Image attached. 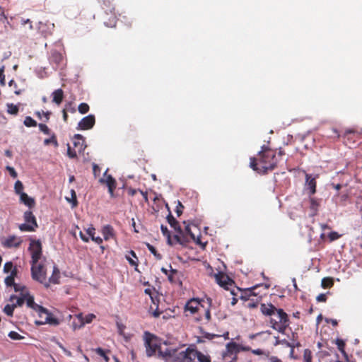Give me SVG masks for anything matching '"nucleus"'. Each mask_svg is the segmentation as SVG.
Here are the masks:
<instances>
[{
    "label": "nucleus",
    "instance_id": "f8f14e48",
    "mask_svg": "<svg viewBox=\"0 0 362 362\" xmlns=\"http://www.w3.org/2000/svg\"><path fill=\"white\" fill-rule=\"evenodd\" d=\"M108 169H107L104 173V177L105 178L102 177L100 179V182L105 183L108 187V192L111 196H113L114 190L116 188V180L112 177V175H107Z\"/></svg>",
    "mask_w": 362,
    "mask_h": 362
},
{
    "label": "nucleus",
    "instance_id": "603ef678",
    "mask_svg": "<svg viewBox=\"0 0 362 362\" xmlns=\"http://www.w3.org/2000/svg\"><path fill=\"white\" fill-rule=\"evenodd\" d=\"M183 208H184V206L182 204V203L180 201H178L176 209H175V212H176L177 216H180L182 214Z\"/></svg>",
    "mask_w": 362,
    "mask_h": 362
},
{
    "label": "nucleus",
    "instance_id": "a19ab883",
    "mask_svg": "<svg viewBox=\"0 0 362 362\" xmlns=\"http://www.w3.org/2000/svg\"><path fill=\"white\" fill-rule=\"evenodd\" d=\"M95 352L98 354L99 356H100L101 357H103L104 358V360L105 361V362H108L110 358L109 357L107 356L106 354V351L105 350H103L102 348L100 347H98L95 349Z\"/></svg>",
    "mask_w": 362,
    "mask_h": 362
},
{
    "label": "nucleus",
    "instance_id": "6ab92c4d",
    "mask_svg": "<svg viewBox=\"0 0 362 362\" xmlns=\"http://www.w3.org/2000/svg\"><path fill=\"white\" fill-rule=\"evenodd\" d=\"M310 209L311 211L310 216H314L317 214L319 206L320 204V200L317 199L315 197L309 196Z\"/></svg>",
    "mask_w": 362,
    "mask_h": 362
},
{
    "label": "nucleus",
    "instance_id": "20e7f679",
    "mask_svg": "<svg viewBox=\"0 0 362 362\" xmlns=\"http://www.w3.org/2000/svg\"><path fill=\"white\" fill-rule=\"evenodd\" d=\"M31 276L35 281L43 284L47 288L49 287L47 272L43 264L35 263L31 264Z\"/></svg>",
    "mask_w": 362,
    "mask_h": 362
},
{
    "label": "nucleus",
    "instance_id": "4468645a",
    "mask_svg": "<svg viewBox=\"0 0 362 362\" xmlns=\"http://www.w3.org/2000/svg\"><path fill=\"white\" fill-rule=\"evenodd\" d=\"M54 27V24L43 23L42 21H40L37 24V30L39 33L45 37L52 35V30H53Z\"/></svg>",
    "mask_w": 362,
    "mask_h": 362
},
{
    "label": "nucleus",
    "instance_id": "09e8293b",
    "mask_svg": "<svg viewBox=\"0 0 362 362\" xmlns=\"http://www.w3.org/2000/svg\"><path fill=\"white\" fill-rule=\"evenodd\" d=\"M6 169L8 171L11 177H12L13 178L17 177L18 174H17L16 171L15 170V169L13 167L7 165L6 167Z\"/></svg>",
    "mask_w": 362,
    "mask_h": 362
},
{
    "label": "nucleus",
    "instance_id": "39448f33",
    "mask_svg": "<svg viewBox=\"0 0 362 362\" xmlns=\"http://www.w3.org/2000/svg\"><path fill=\"white\" fill-rule=\"evenodd\" d=\"M28 250L30 252L31 254L30 264H34L35 263H39V261L40 260L42 256V244L40 241L39 240H30Z\"/></svg>",
    "mask_w": 362,
    "mask_h": 362
},
{
    "label": "nucleus",
    "instance_id": "864d4df0",
    "mask_svg": "<svg viewBox=\"0 0 362 362\" xmlns=\"http://www.w3.org/2000/svg\"><path fill=\"white\" fill-rule=\"evenodd\" d=\"M67 154H68L69 157L71 158H74L77 156L76 151L72 150L69 145H68Z\"/></svg>",
    "mask_w": 362,
    "mask_h": 362
},
{
    "label": "nucleus",
    "instance_id": "e2e57ef3",
    "mask_svg": "<svg viewBox=\"0 0 362 362\" xmlns=\"http://www.w3.org/2000/svg\"><path fill=\"white\" fill-rule=\"evenodd\" d=\"M316 300L318 302H325L327 300L326 295L321 293L317 296Z\"/></svg>",
    "mask_w": 362,
    "mask_h": 362
},
{
    "label": "nucleus",
    "instance_id": "72a5a7b5",
    "mask_svg": "<svg viewBox=\"0 0 362 362\" xmlns=\"http://www.w3.org/2000/svg\"><path fill=\"white\" fill-rule=\"evenodd\" d=\"M14 189L16 194H19L20 197L21 194H24L23 192V183L20 180H17L14 185Z\"/></svg>",
    "mask_w": 362,
    "mask_h": 362
},
{
    "label": "nucleus",
    "instance_id": "7ed1b4c3",
    "mask_svg": "<svg viewBox=\"0 0 362 362\" xmlns=\"http://www.w3.org/2000/svg\"><path fill=\"white\" fill-rule=\"evenodd\" d=\"M276 315L278 321L274 319H271V327L280 333H284L286 327L288 326V315L284 311L283 309H277Z\"/></svg>",
    "mask_w": 362,
    "mask_h": 362
},
{
    "label": "nucleus",
    "instance_id": "052dcab7",
    "mask_svg": "<svg viewBox=\"0 0 362 362\" xmlns=\"http://www.w3.org/2000/svg\"><path fill=\"white\" fill-rule=\"evenodd\" d=\"M126 258L127 259V261L129 262V264H131L132 266H135V267H137L138 265V259H134L133 258H131L129 256H126Z\"/></svg>",
    "mask_w": 362,
    "mask_h": 362
},
{
    "label": "nucleus",
    "instance_id": "412c9836",
    "mask_svg": "<svg viewBox=\"0 0 362 362\" xmlns=\"http://www.w3.org/2000/svg\"><path fill=\"white\" fill-rule=\"evenodd\" d=\"M102 234L105 240L113 238L115 236L114 228L111 225H105L102 228Z\"/></svg>",
    "mask_w": 362,
    "mask_h": 362
},
{
    "label": "nucleus",
    "instance_id": "de8ad7c7",
    "mask_svg": "<svg viewBox=\"0 0 362 362\" xmlns=\"http://www.w3.org/2000/svg\"><path fill=\"white\" fill-rule=\"evenodd\" d=\"M13 265L11 262H7L4 264V272L5 273L11 272V271L14 269L13 268Z\"/></svg>",
    "mask_w": 362,
    "mask_h": 362
},
{
    "label": "nucleus",
    "instance_id": "5fc2aeb1",
    "mask_svg": "<svg viewBox=\"0 0 362 362\" xmlns=\"http://www.w3.org/2000/svg\"><path fill=\"white\" fill-rule=\"evenodd\" d=\"M251 351L252 354H254L255 355H264L266 356H268V354H269L268 352L267 353L265 351L260 349H252Z\"/></svg>",
    "mask_w": 362,
    "mask_h": 362
},
{
    "label": "nucleus",
    "instance_id": "3c124183",
    "mask_svg": "<svg viewBox=\"0 0 362 362\" xmlns=\"http://www.w3.org/2000/svg\"><path fill=\"white\" fill-rule=\"evenodd\" d=\"M160 230L162 231V233L168 238V243H170V233L168 231L167 226L161 225Z\"/></svg>",
    "mask_w": 362,
    "mask_h": 362
},
{
    "label": "nucleus",
    "instance_id": "c03bdc74",
    "mask_svg": "<svg viewBox=\"0 0 362 362\" xmlns=\"http://www.w3.org/2000/svg\"><path fill=\"white\" fill-rule=\"evenodd\" d=\"M78 112L81 114H86L89 110V106L88 104L82 103L78 105Z\"/></svg>",
    "mask_w": 362,
    "mask_h": 362
},
{
    "label": "nucleus",
    "instance_id": "0e129e2a",
    "mask_svg": "<svg viewBox=\"0 0 362 362\" xmlns=\"http://www.w3.org/2000/svg\"><path fill=\"white\" fill-rule=\"evenodd\" d=\"M93 171L95 176H97L100 173V169L98 165H97L96 164H93Z\"/></svg>",
    "mask_w": 362,
    "mask_h": 362
},
{
    "label": "nucleus",
    "instance_id": "4be33fe9",
    "mask_svg": "<svg viewBox=\"0 0 362 362\" xmlns=\"http://www.w3.org/2000/svg\"><path fill=\"white\" fill-rule=\"evenodd\" d=\"M167 208L169 211V213L166 217L168 223L170 224V226L173 228L175 230L178 232H181V228L179 225V223L177 221V220L174 218V216L172 215L169 207L167 206Z\"/></svg>",
    "mask_w": 362,
    "mask_h": 362
},
{
    "label": "nucleus",
    "instance_id": "f257e3e1",
    "mask_svg": "<svg viewBox=\"0 0 362 362\" xmlns=\"http://www.w3.org/2000/svg\"><path fill=\"white\" fill-rule=\"evenodd\" d=\"M277 164V158L275 153L266 146H262V150L258 153V158H251L250 168L258 173L265 174L269 170H274Z\"/></svg>",
    "mask_w": 362,
    "mask_h": 362
},
{
    "label": "nucleus",
    "instance_id": "e433bc0d",
    "mask_svg": "<svg viewBox=\"0 0 362 362\" xmlns=\"http://www.w3.org/2000/svg\"><path fill=\"white\" fill-rule=\"evenodd\" d=\"M23 124L28 127H36L37 122L33 119L31 117L27 116L23 122Z\"/></svg>",
    "mask_w": 362,
    "mask_h": 362
},
{
    "label": "nucleus",
    "instance_id": "2f4dec72",
    "mask_svg": "<svg viewBox=\"0 0 362 362\" xmlns=\"http://www.w3.org/2000/svg\"><path fill=\"white\" fill-rule=\"evenodd\" d=\"M197 356H196V359L199 362H211V358L209 355H205L199 351L197 350Z\"/></svg>",
    "mask_w": 362,
    "mask_h": 362
},
{
    "label": "nucleus",
    "instance_id": "6e6552de",
    "mask_svg": "<svg viewBox=\"0 0 362 362\" xmlns=\"http://www.w3.org/2000/svg\"><path fill=\"white\" fill-rule=\"evenodd\" d=\"M49 61L53 66L54 69H57L58 68H62L65 65L66 59L61 52L55 49H52L50 52Z\"/></svg>",
    "mask_w": 362,
    "mask_h": 362
},
{
    "label": "nucleus",
    "instance_id": "37998d69",
    "mask_svg": "<svg viewBox=\"0 0 362 362\" xmlns=\"http://www.w3.org/2000/svg\"><path fill=\"white\" fill-rule=\"evenodd\" d=\"M8 336L13 340L23 339L24 337L15 331H11Z\"/></svg>",
    "mask_w": 362,
    "mask_h": 362
},
{
    "label": "nucleus",
    "instance_id": "a18cd8bd",
    "mask_svg": "<svg viewBox=\"0 0 362 362\" xmlns=\"http://www.w3.org/2000/svg\"><path fill=\"white\" fill-rule=\"evenodd\" d=\"M337 344L338 346V348L344 354V355L346 357V359L348 362H349V359H348V356L346 355V354L345 353L344 350V343L342 340H340V339H337Z\"/></svg>",
    "mask_w": 362,
    "mask_h": 362
},
{
    "label": "nucleus",
    "instance_id": "ddd939ff",
    "mask_svg": "<svg viewBox=\"0 0 362 362\" xmlns=\"http://www.w3.org/2000/svg\"><path fill=\"white\" fill-rule=\"evenodd\" d=\"M22 240L21 238H18L16 235H9L8 238L1 241V244L4 247L11 248V247H18L21 244Z\"/></svg>",
    "mask_w": 362,
    "mask_h": 362
},
{
    "label": "nucleus",
    "instance_id": "8fccbe9b",
    "mask_svg": "<svg viewBox=\"0 0 362 362\" xmlns=\"http://www.w3.org/2000/svg\"><path fill=\"white\" fill-rule=\"evenodd\" d=\"M74 145L78 148V151L81 152L83 150V141L81 140H74Z\"/></svg>",
    "mask_w": 362,
    "mask_h": 362
},
{
    "label": "nucleus",
    "instance_id": "79ce46f5",
    "mask_svg": "<svg viewBox=\"0 0 362 362\" xmlns=\"http://www.w3.org/2000/svg\"><path fill=\"white\" fill-rule=\"evenodd\" d=\"M303 359L305 362H312V352L310 349L304 350Z\"/></svg>",
    "mask_w": 362,
    "mask_h": 362
},
{
    "label": "nucleus",
    "instance_id": "bf43d9fd",
    "mask_svg": "<svg viewBox=\"0 0 362 362\" xmlns=\"http://www.w3.org/2000/svg\"><path fill=\"white\" fill-rule=\"evenodd\" d=\"M95 228L93 226H90L86 229L87 234L92 238V236H94L95 235Z\"/></svg>",
    "mask_w": 362,
    "mask_h": 362
},
{
    "label": "nucleus",
    "instance_id": "4d7b16f0",
    "mask_svg": "<svg viewBox=\"0 0 362 362\" xmlns=\"http://www.w3.org/2000/svg\"><path fill=\"white\" fill-rule=\"evenodd\" d=\"M21 24L22 25H25L26 24H28L29 25V28L30 30H33V24H32V21L30 20V19H24V18H22L21 20Z\"/></svg>",
    "mask_w": 362,
    "mask_h": 362
},
{
    "label": "nucleus",
    "instance_id": "c756f323",
    "mask_svg": "<svg viewBox=\"0 0 362 362\" xmlns=\"http://www.w3.org/2000/svg\"><path fill=\"white\" fill-rule=\"evenodd\" d=\"M71 196L70 198L66 197V200L71 204L72 208L76 207L78 204L76 194L74 189L70 190Z\"/></svg>",
    "mask_w": 362,
    "mask_h": 362
},
{
    "label": "nucleus",
    "instance_id": "774afa93",
    "mask_svg": "<svg viewBox=\"0 0 362 362\" xmlns=\"http://www.w3.org/2000/svg\"><path fill=\"white\" fill-rule=\"evenodd\" d=\"M204 316L207 322H209L211 320V313L209 309H206L204 310Z\"/></svg>",
    "mask_w": 362,
    "mask_h": 362
},
{
    "label": "nucleus",
    "instance_id": "cd10ccee",
    "mask_svg": "<svg viewBox=\"0 0 362 362\" xmlns=\"http://www.w3.org/2000/svg\"><path fill=\"white\" fill-rule=\"evenodd\" d=\"M17 274V269L14 267V269L11 271L9 276H6L4 279L5 284L7 286H11L14 284V278Z\"/></svg>",
    "mask_w": 362,
    "mask_h": 362
},
{
    "label": "nucleus",
    "instance_id": "338daca9",
    "mask_svg": "<svg viewBox=\"0 0 362 362\" xmlns=\"http://www.w3.org/2000/svg\"><path fill=\"white\" fill-rule=\"evenodd\" d=\"M13 288H14L16 292H18V291H23L25 288V286H21L19 284H16L15 283L13 285Z\"/></svg>",
    "mask_w": 362,
    "mask_h": 362
},
{
    "label": "nucleus",
    "instance_id": "b1692460",
    "mask_svg": "<svg viewBox=\"0 0 362 362\" xmlns=\"http://www.w3.org/2000/svg\"><path fill=\"white\" fill-rule=\"evenodd\" d=\"M60 278V272L59 269L56 265H54L53 267V271L52 276L47 279V281L49 282V285L52 284H58L59 279Z\"/></svg>",
    "mask_w": 362,
    "mask_h": 362
},
{
    "label": "nucleus",
    "instance_id": "ea45409f",
    "mask_svg": "<svg viewBox=\"0 0 362 362\" xmlns=\"http://www.w3.org/2000/svg\"><path fill=\"white\" fill-rule=\"evenodd\" d=\"M50 144H53L54 146H58V142L56 139V136L54 134H52L50 138L45 139L44 140V144L45 145H49Z\"/></svg>",
    "mask_w": 362,
    "mask_h": 362
},
{
    "label": "nucleus",
    "instance_id": "680f3d73",
    "mask_svg": "<svg viewBox=\"0 0 362 362\" xmlns=\"http://www.w3.org/2000/svg\"><path fill=\"white\" fill-rule=\"evenodd\" d=\"M185 231L192 240H195V235L191 231L189 225L185 226Z\"/></svg>",
    "mask_w": 362,
    "mask_h": 362
},
{
    "label": "nucleus",
    "instance_id": "473e14b6",
    "mask_svg": "<svg viewBox=\"0 0 362 362\" xmlns=\"http://www.w3.org/2000/svg\"><path fill=\"white\" fill-rule=\"evenodd\" d=\"M63 93L64 92H53V102L57 105H59L62 103L64 98Z\"/></svg>",
    "mask_w": 362,
    "mask_h": 362
},
{
    "label": "nucleus",
    "instance_id": "58836bf2",
    "mask_svg": "<svg viewBox=\"0 0 362 362\" xmlns=\"http://www.w3.org/2000/svg\"><path fill=\"white\" fill-rule=\"evenodd\" d=\"M321 285L324 288L331 287L333 285V280L329 277L323 278L322 279Z\"/></svg>",
    "mask_w": 362,
    "mask_h": 362
},
{
    "label": "nucleus",
    "instance_id": "9d476101",
    "mask_svg": "<svg viewBox=\"0 0 362 362\" xmlns=\"http://www.w3.org/2000/svg\"><path fill=\"white\" fill-rule=\"evenodd\" d=\"M153 335L149 334V337L145 339L146 353L148 357H151L155 355L156 352L159 349L158 344L153 341Z\"/></svg>",
    "mask_w": 362,
    "mask_h": 362
},
{
    "label": "nucleus",
    "instance_id": "aec40b11",
    "mask_svg": "<svg viewBox=\"0 0 362 362\" xmlns=\"http://www.w3.org/2000/svg\"><path fill=\"white\" fill-rule=\"evenodd\" d=\"M261 312L263 315L267 316H271L275 314L277 308H276L272 304H261L260 307Z\"/></svg>",
    "mask_w": 362,
    "mask_h": 362
},
{
    "label": "nucleus",
    "instance_id": "6e6d98bb",
    "mask_svg": "<svg viewBox=\"0 0 362 362\" xmlns=\"http://www.w3.org/2000/svg\"><path fill=\"white\" fill-rule=\"evenodd\" d=\"M0 83L5 84L4 66L0 67Z\"/></svg>",
    "mask_w": 362,
    "mask_h": 362
},
{
    "label": "nucleus",
    "instance_id": "f03ea898",
    "mask_svg": "<svg viewBox=\"0 0 362 362\" xmlns=\"http://www.w3.org/2000/svg\"><path fill=\"white\" fill-rule=\"evenodd\" d=\"M25 302H26L28 307L32 308L33 310L37 313L40 317H42L43 314L46 315V317L44 321L36 322L37 325L49 324L54 326L59 325V320L57 318L54 317L53 315L47 308L35 303L34 301L33 296H31L28 292L25 293Z\"/></svg>",
    "mask_w": 362,
    "mask_h": 362
},
{
    "label": "nucleus",
    "instance_id": "0eeeda50",
    "mask_svg": "<svg viewBox=\"0 0 362 362\" xmlns=\"http://www.w3.org/2000/svg\"><path fill=\"white\" fill-rule=\"evenodd\" d=\"M196 356H197V349L188 347L184 351H180L175 362H196Z\"/></svg>",
    "mask_w": 362,
    "mask_h": 362
},
{
    "label": "nucleus",
    "instance_id": "c9c22d12",
    "mask_svg": "<svg viewBox=\"0 0 362 362\" xmlns=\"http://www.w3.org/2000/svg\"><path fill=\"white\" fill-rule=\"evenodd\" d=\"M146 247L151 253L153 254L157 259H162V255L156 251V248L152 245L146 243Z\"/></svg>",
    "mask_w": 362,
    "mask_h": 362
},
{
    "label": "nucleus",
    "instance_id": "2eb2a0df",
    "mask_svg": "<svg viewBox=\"0 0 362 362\" xmlns=\"http://www.w3.org/2000/svg\"><path fill=\"white\" fill-rule=\"evenodd\" d=\"M201 307L202 306L198 300L192 298L185 304V310L186 312L189 311L191 314H194L198 312Z\"/></svg>",
    "mask_w": 362,
    "mask_h": 362
},
{
    "label": "nucleus",
    "instance_id": "a878e982",
    "mask_svg": "<svg viewBox=\"0 0 362 362\" xmlns=\"http://www.w3.org/2000/svg\"><path fill=\"white\" fill-rule=\"evenodd\" d=\"M23 217H24V220L26 223H29V224H32V225L37 226L36 218L32 211H26L24 213Z\"/></svg>",
    "mask_w": 362,
    "mask_h": 362
},
{
    "label": "nucleus",
    "instance_id": "bb28decb",
    "mask_svg": "<svg viewBox=\"0 0 362 362\" xmlns=\"http://www.w3.org/2000/svg\"><path fill=\"white\" fill-rule=\"evenodd\" d=\"M25 293H21V296L19 297L16 296V295H11L9 300L13 301L14 300H16V302L15 303H13V305H16L17 306H22L23 303H25Z\"/></svg>",
    "mask_w": 362,
    "mask_h": 362
},
{
    "label": "nucleus",
    "instance_id": "a211bd4d",
    "mask_svg": "<svg viewBox=\"0 0 362 362\" xmlns=\"http://www.w3.org/2000/svg\"><path fill=\"white\" fill-rule=\"evenodd\" d=\"M95 317H96V316L94 314H93V313L88 314L87 315H86L84 317V322H81V323L76 324V321H74L72 322V325H71L72 326V329L74 330H76V329H81L86 324L90 323Z\"/></svg>",
    "mask_w": 362,
    "mask_h": 362
},
{
    "label": "nucleus",
    "instance_id": "69168bd1",
    "mask_svg": "<svg viewBox=\"0 0 362 362\" xmlns=\"http://www.w3.org/2000/svg\"><path fill=\"white\" fill-rule=\"evenodd\" d=\"M91 240L98 245H100L103 243V239L99 236H98V237H95V235L92 236Z\"/></svg>",
    "mask_w": 362,
    "mask_h": 362
},
{
    "label": "nucleus",
    "instance_id": "f704fd0d",
    "mask_svg": "<svg viewBox=\"0 0 362 362\" xmlns=\"http://www.w3.org/2000/svg\"><path fill=\"white\" fill-rule=\"evenodd\" d=\"M15 308H16V305L13 304H7L5 305L4 308V312L8 315V316H12L13 314V311Z\"/></svg>",
    "mask_w": 362,
    "mask_h": 362
},
{
    "label": "nucleus",
    "instance_id": "4c0bfd02",
    "mask_svg": "<svg viewBox=\"0 0 362 362\" xmlns=\"http://www.w3.org/2000/svg\"><path fill=\"white\" fill-rule=\"evenodd\" d=\"M7 112L11 115H16L18 112V106L13 105V103H7Z\"/></svg>",
    "mask_w": 362,
    "mask_h": 362
},
{
    "label": "nucleus",
    "instance_id": "7c9ffc66",
    "mask_svg": "<svg viewBox=\"0 0 362 362\" xmlns=\"http://www.w3.org/2000/svg\"><path fill=\"white\" fill-rule=\"evenodd\" d=\"M37 227V226H36L24 223H22V224H21L19 226V229L21 231H29V232H31V231H34Z\"/></svg>",
    "mask_w": 362,
    "mask_h": 362
},
{
    "label": "nucleus",
    "instance_id": "c85d7f7f",
    "mask_svg": "<svg viewBox=\"0 0 362 362\" xmlns=\"http://www.w3.org/2000/svg\"><path fill=\"white\" fill-rule=\"evenodd\" d=\"M275 338H276V341L274 343V345L283 344V345H285L286 346L290 347V348H294L296 346H298L299 345V343H298V342L297 343H296L295 341L289 342L286 339L279 340V337H277Z\"/></svg>",
    "mask_w": 362,
    "mask_h": 362
},
{
    "label": "nucleus",
    "instance_id": "f3484780",
    "mask_svg": "<svg viewBox=\"0 0 362 362\" xmlns=\"http://www.w3.org/2000/svg\"><path fill=\"white\" fill-rule=\"evenodd\" d=\"M239 351L238 345L235 342H229L226 345V353L223 354L225 357L226 355L230 354L231 360L235 358L236 360V354Z\"/></svg>",
    "mask_w": 362,
    "mask_h": 362
},
{
    "label": "nucleus",
    "instance_id": "13d9d810",
    "mask_svg": "<svg viewBox=\"0 0 362 362\" xmlns=\"http://www.w3.org/2000/svg\"><path fill=\"white\" fill-rule=\"evenodd\" d=\"M193 240L195 242L196 244L200 245L202 249H204V247H206V243H202L200 240L199 235H198V236L195 235V240Z\"/></svg>",
    "mask_w": 362,
    "mask_h": 362
},
{
    "label": "nucleus",
    "instance_id": "49530a36",
    "mask_svg": "<svg viewBox=\"0 0 362 362\" xmlns=\"http://www.w3.org/2000/svg\"><path fill=\"white\" fill-rule=\"evenodd\" d=\"M38 127L40 130L43 132L45 134L49 135L51 134V131L49 127L45 124H39Z\"/></svg>",
    "mask_w": 362,
    "mask_h": 362
},
{
    "label": "nucleus",
    "instance_id": "423d86ee",
    "mask_svg": "<svg viewBox=\"0 0 362 362\" xmlns=\"http://www.w3.org/2000/svg\"><path fill=\"white\" fill-rule=\"evenodd\" d=\"M102 8L105 10L107 14H108V12H110L111 15L109 21L104 22L105 25L107 27H115L117 23V16L115 13V8L112 4V1L110 0H103Z\"/></svg>",
    "mask_w": 362,
    "mask_h": 362
},
{
    "label": "nucleus",
    "instance_id": "dca6fc26",
    "mask_svg": "<svg viewBox=\"0 0 362 362\" xmlns=\"http://www.w3.org/2000/svg\"><path fill=\"white\" fill-rule=\"evenodd\" d=\"M305 189L308 190L309 196H312L316 192L315 177H313L310 174L305 175Z\"/></svg>",
    "mask_w": 362,
    "mask_h": 362
},
{
    "label": "nucleus",
    "instance_id": "1a4fd4ad",
    "mask_svg": "<svg viewBox=\"0 0 362 362\" xmlns=\"http://www.w3.org/2000/svg\"><path fill=\"white\" fill-rule=\"evenodd\" d=\"M180 352L177 348L169 347L163 350L161 348L158 349V355L161 356L166 361L173 359V362L176 361V356Z\"/></svg>",
    "mask_w": 362,
    "mask_h": 362
},
{
    "label": "nucleus",
    "instance_id": "5701e85b",
    "mask_svg": "<svg viewBox=\"0 0 362 362\" xmlns=\"http://www.w3.org/2000/svg\"><path fill=\"white\" fill-rule=\"evenodd\" d=\"M170 269L169 270V274L167 276L168 281L172 284H181V281L180 280L179 277V272L176 269H172L171 266L170 265Z\"/></svg>",
    "mask_w": 362,
    "mask_h": 362
},
{
    "label": "nucleus",
    "instance_id": "393cba45",
    "mask_svg": "<svg viewBox=\"0 0 362 362\" xmlns=\"http://www.w3.org/2000/svg\"><path fill=\"white\" fill-rule=\"evenodd\" d=\"M20 199L21 202H23L29 208H33L35 206V199L30 197H28V195L26 193L21 194Z\"/></svg>",
    "mask_w": 362,
    "mask_h": 362
},
{
    "label": "nucleus",
    "instance_id": "9b49d317",
    "mask_svg": "<svg viewBox=\"0 0 362 362\" xmlns=\"http://www.w3.org/2000/svg\"><path fill=\"white\" fill-rule=\"evenodd\" d=\"M95 122V117L93 115H89L84 117L78 123L77 129L79 130H87L91 129Z\"/></svg>",
    "mask_w": 362,
    "mask_h": 362
}]
</instances>
